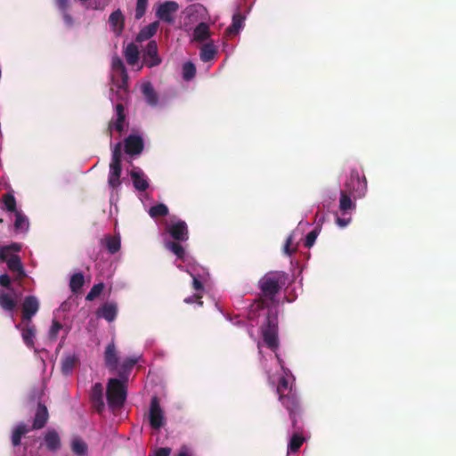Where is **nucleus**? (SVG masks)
<instances>
[{
	"label": "nucleus",
	"instance_id": "1",
	"mask_svg": "<svg viewBox=\"0 0 456 456\" xmlns=\"http://www.w3.org/2000/svg\"><path fill=\"white\" fill-rule=\"evenodd\" d=\"M285 280L286 274L278 271L269 272L259 280L258 288L261 290V298L256 301L258 308H265L268 305L267 301H273Z\"/></svg>",
	"mask_w": 456,
	"mask_h": 456
},
{
	"label": "nucleus",
	"instance_id": "2",
	"mask_svg": "<svg viewBox=\"0 0 456 456\" xmlns=\"http://www.w3.org/2000/svg\"><path fill=\"white\" fill-rule=\"evenodd\" d=\"M346 191L352 194L354 200L362 199L367 192V180L364 175H361L357 169H352L349 176L345 182Z\"/></svg>",
	"mask_w": 456,
	"mask_h": 456
},
{
	"label": "nucleus",
	"instance_id": "3",
	"mask_svg": "<svg viewBox=\"0 0 456 456\" xmlns=\"http://www.w3.org/2000/svg\"><path fill=\"white\" fill-rule=\"evenodd\" d=\"M126 398L124 382L118 379H110L107 385V401L111 408L121 407Z\"/></svg>",
	"mask_w": 456,
	"mask_h": 456
},
{
	"label": "nucleus",
	"instance_id": "4",
	"mask_svg": "<svg viewBox=\"0 0 456 456\" xmlns=\"http://www.w3.org/2000/svg\"><path fill=\"white\" fill-rule=\"evenodd\" d=\"M279 401L289 411V418L292 422V427L295 429H298L297 425V417H299L301 414V404H300L297 392L294 391L289 394L282 395L281 396H279Z\"/></svg>",
	"mask_w": 456,
	"mask_h": 456
},
{
	"label": "nucleus",
	"instance_id": "5",
	"mask_svg": "<svg viewBox=\"0 0 456 456\" xmlns=\"http://www.w3.org/2000/svg\"><path fill=\"white\" fill-rule=\"evenodd\" d=\"M0 260L6 262L8 269L13 273L17 281H21L26 277L20 257L18 255L10 254V248L3 247L0 250Z\"/></svg>",
	"mask_w": 456,
	"mask_h": 456
},
{
	"label": "nucleus",
	"instance_id": "6",
	"mask_svg": "<svg viewBox=\"0 0 456 456\" xmlns=\"http://www.w3.org/2000/svg\"><path fill=\"white\" fill-rule=\"evenodd\" d=\"M15 328L20 331L23 343L29 349L35 348V339L37 336V328L33 322L20 321L15 325Z\"/></svg>",
	"mask_w": 456,
	"mask_h": 456
},
{
	"label": "nucleus",
	"instance_id": "7",
	"mask_svg": "<svg viewBox=\"0 0 456 456\" xmlns=\"http://www.w3.org/2000/svg\"><path fill=\"white\" fill-rule=\"evenodd\" d=\"M149 421L151 427L156 430L162 428L165 423L164 412L157 396H153L151 400Z\"/></svg>",
	"mask_w": 456,
	"mask_h": 456
},
{
	"label": "nucleus",
	"instance_id": "8",
	"mask_svg": "<svg viewBox=\"0 0 456 456\" xmlns=\"http://www.w3.org/2000/svg\"><path fill=\"white\" fill-rule=\"evenodd\" d=\"M179 9V5L175 1H167L161 4L156 12V16L167 24L175 23V15Z\"/></svg>",
	"mask_w": 456,
	"mask_h": 456
},
{
	"label": "nucleus",
	"instance_id": "9",
	"mask_svg": "<svg viewBox=\"0 0 456 456\" xmlns=\"http://www.w3.org/2000/svg\"><path fill=\"white\" fill-rule=\"evenodd\" d=\"M39 310V301L35 296H27L21 305V321L32 322Z\"/></svg>",
	"mask_w": 456,
	"mask_h": 456
},
{
	"label": "nucleus",
	"instance_id": "10",
	"mask_svg": "<svg viewBox=\"0 0 456 456\" xmlns=\"http://www.w3.org/2000/svg\"><path fill=\"white\" fill-rule=\"evenodd\" d=\"M116 119H111L108 124V133L110 136H112L113 130L118 133L123 132L124 125L126 119L125 113V107L122 102H118L115 106Z\"/></svg>",
	"mask_w": 456,
	"mask_h": 456
},
{
	"label": "nucleus",
	"instance_id": "11",
	"mask_svg": "<svg viewBox=\"0 0 456 456\" xmlns=\"http://www.w3.org/2000/svg\"><path fill=\"white\" fill-rule=\"evenodd\" d=\"M167 231L175 241H186L189 239L188 226L183 220L171 224Z\"/></svg>",
	"mask_w": 456,
	"mask_h": 456
},
{
	"label": "nucleus",
	"instance_id": "12",
	"mask_svg": "<svg viewBox=\"0 0 456 456\" xmlns=\"http://www.w3.org/2000/svg\"><path fill=\"white\" fill-rule=\"evenodd\" d=\"M143 141L139 135L130 134L125 139V151L128 155H138L143 151Z\"/></svg>",
	"mask_w": 456,
	"mask_h": 456
},
{
	"label": "nucleus",
	"instance_id": "13",
	"mask_svg": "<svg viewBox=\"0 0 456 456\" xmlns=\"http://www.w3.org/2000/svg\"><path fill=\"white\" fill-rule=\"evenodd\" d=\"M109 24L113 33L119 37L125 28V17L120 9L112 12L109 17Z\"/></svg>",
	"mask_w": 456,
	"mask_h": 456
},
{
	"label": "nucleus",
	"instance_id": "14",
	"mask_svg": "<svg viewBox=\"0 0 456 456\" xmlns=\"http://www.w3.org/2000/svg\"><path fill=\"white\" fill-rule=\"evenodd\" d=\"M144 61L148 67L157 66L161 62L158 56V45L156 41L151 40L148 43L144 51Z\"/></svg>",
	"mask_w": 456,
	"mask_h": 456
},
{
	"label": "nucleus",
	"instance_id": "15",
	"mask_svg": "<svg viewBox=\"0 0 456 456\" xmlns=\"http://www.w3.org/2000/svg\"><path fill=\"white\" fill-rule=\"evenodd\" d=\"M90 400L92 405L98 412H101L104 408L103 403V387L101 383H95L91 390Z\"/></svg>",
	"mask_w": 456,
	"mask_h": 456
},
{
	"label": "nucleus",
	"instance_id": "16",
	"mask_svg": "<svg viewBox=\"0 0 456 456\" xmlns=\"http://www.w3.org/2000/svg\"><path fill=\"white\" fill-rule=\"evenodd\" d=\"M121 172H122L121 162L110 161V174H109V178H108V183H109L110 187L116 189L120 185Z\"/></svg>",
	"mask_w": 456,
	"mask_h": 456
},
{
	"label": "nucleus",
	"instance_id": "17",
	"mask_svg": "<svg viewBox=\"0 0 456 456\" xmlns=\"http://www.w3.org/2000/svg\"><path fill=\"white\" fill-rule=\"evenodd\" d=\"M105 365L110 370H115L118 368V357L114 342L110 343L104 352Z\"/></svg>",
	"mask_w": 456,
	"mask_h": 456
},
{
	"label": "nucleus",
	"instance_id": "18",
	"mask_svg": "<svg viewBox=\"0 0 456 456\" xmlns=\"http://www.w3.org/2000/svg\"><path fill=\"white\" fill-rule=\"evenodd\" d=\"M48 419L49 414L46 406L39 403L35 413L32 429L43 428L47 423Z\"/></svg>",
	"mask_w": 456,
	"mask_h": 456
},
{
	"label": "nucleus",
	"instance_id": "19",
	"mask_svg": "<svg viewBox=\"0 0 456 456\" xmlns=\"http://www.w3.org/2000/svg\"><path fill=\"white\" fill-rule=\"evenodd\" d=\"M0 307L9 313L16 309L17 301L10 291L0 289Z\"/></svg>",
	"mask_w": 456,
	"mask_h": 456
},
{
	"label": "nucleus",
	"instance_id": "20",
	"mask_svg": "<svg viewBox=\"0 0 456 456\" xmlns=\"http://www.w3.org/2000/svg\"><path fill=\"white\" fill-rule=\"evenodd\" d=\"M294 391H297L294 385V378L292 377L290 380L285 372V375L279 378L276 392L279 396H281L282 395L289 394Z\"/></svg>",
	"mask_w": 456,
	"mask_h": 456
},
{
	"label": "nucleus",
	"instance_id": "21",
	"mask_svg": "<svg viewBox=\"0 0 456 456\" xmlns=\"http://www.w3.org/2000/svg\"><path fill=\"white\" fill-rule=\"evenodd\" d=\"M118 314V306L115 303H105L97 311V315L105 319L107 322H113Z\"/></svg>",
	"mask_w": 456,
	"mask_h": 456
},
{
	"label": "nucleus",
	"instance_id": "22",
	"mask_svg": "<svg viewBox=\"0 0 456 456\" xmlns=\"http://www.w3.org/2000/svg\"><path fill=\"white\" fill-rule=\"evenodd\" d=\"M351 197H353L351 193L344 190L340 191L339 210L343 215H346L349 210L356 208V205Z\"/></svg>",
	"mask_w": 456,
	"mask_h": 456
},
{
	"label": "nucleus",
	"instance_id": "23",
	"mask_svg": "<svg viewBox=\"0 0 456 456\" xmlns=\"http://www.w3.org/2000/svg\"><path fill=\"white\" fill-rule=\"evenodd\" d=\"M101 244L103 245L111 255L118 253L121 247L120 238L111 235H107L102 239Z\"/></svg>",
	"mask_w": 456,
	"mask_h": 456
},
{
	"label": "nucleus",
	"instance_id": "24",
	"mask_svg": "<svg viewBox=\"0 0 456 456\" xmlns=\"http://www.w3.org/2000/svg\"><path fill=\"white\" fill-rule=\"evenodd\" d=\"M46 448L51 452H55L61 447V439L56 430H48L45 436Z\"/></svg>",
	"mask_w": 456,
	"mask_h": 456
},
{
	"label": "nucleus",
	"instance_id": "25",
	"mask_svg": "<svg viewBox=\"0 0 456 456\" xmlns=\"http://www.w3.org/2000/svg\"><path fill=\"white\" fill-rule=\"evenodd\" d=\"M130 175L136 190L145 191L149 188V183L142 172L132 170Z\"/></svg>",
	"mask_w": 456,
	"mask_h": 456
},
{
	"label": "nucleus",
	"instance_id": "26",
	"mask_svg": "<svg viewBox=\"0 0 456 456\" xmlns=\"http://www.w3.org/2000/svg\"><path fill=\"white\" fill-rule=\"evenodd\" d=\"M142 93L149 105L153 107L157 106L159 102V97L152 85L150 82L144 83L142 86Z\"/></svg>",
	"mask_w": 456,
	"mask_h": 456
},
{
	"label": "nucleus",
	"instance_id": "27",
	"mask_svg": "<svg viewBox=\"0 0 456 456\" xmlns=\"http://www.w3.org/2000/svg\"><path fill=\"white\" fill-rule=\"evenodd\" d=\"M264 342L271 350H276L279 346L278 331L271 330H262Z\"/></svg>",
	"mask_w": 456,
	"mask_h": 456
},
{
	"label": "nucleus",
	"instance_id": "28",
	"mask_svg": "<svg viewBox=\"0 0 456 456\" xmlns=\"http://www.w3.org/2000/svg\"><path fill=\"white\" fill-rule=\"evenodd\" d=\"M159 28V22L154 21L140 30L136 36V41L142 42L152 37Z\"/></svg>",
	"mask_w": 456,
	"mask_h": 456
},
{
	"label": "nucleus",
	"instance_id": "29",
	"mask_svg": "<svg viewBox=\"0 0 456 456\" xmlns=\"http://www.w3.org/2000/svg\"><path fill=\"white\" fill-rule=\"evenodd\" d=\"M244 19V16L240 12L234 13L232 16V22L225 29V34L228 36L238 34L240 29L242 28Z\"/></svg>",
	"mask_w": 456,
	"mask_h": 456
},
{
	"label": "nucleus",
	"instance_id": "30",
	"mask_svg": "<svg viewBox=\"0 0 456 456\" xmlns=\"http://www.w3.org/2000/svg\"><path fill=\"white\" fill-rule=\"evenodd\" d=\"M210 36L209 27L205 22H200L196 26L193 31V38L195 41L203 42Z\"/></svg>",
	"mask_w": 456,
	"mask_h": 456
},
{
	"label": "nucleus",
	"instance_id": "31",
	"mask_svg": "<svg viewBox=\"0 0 456 456\" xmlns=\"http://www.w3.org/2000/svg\"><path fill=\"white\" fill-rule=\"evenodd\" d=\"M125 57L129 65H134L139 60V51L137 46L131 43L125 50Z\"/></svg>",
	"mask_w": 456,
	"mask_h": 456
},
{
	"label": "nucleus",
	"instance_id": "32",
	"mask_svg": "<svg viewBox=\"0 0 456 456\" xmlns=\"http://www.w3.org/2000/svg\"><path fill=\"white\" fill-rule=\"evenodd\" d=\"M216 53V46L212 43H207L200 49V59L204 62L209 61L215 58Z\"/></svg>",
	"mask_w": 456,
	"mask_h": 456
},
{
	"label": "nucleus",
	"instance_id": "33",
	"mask_svg": "<svg viewBox=\"0 0 456 456\" xmlns=\"http://www.w3.org/2000/svg\"><path fill=\"white\" fill-rule=\"evenodd\" d=\"M28 432L27 426L24 423L19 424L12 432V444L13 446L20 444L21 437Z\"/></svg>",
	"mask_w": 456,
	"mask_h": 456
},
{
	"label": "nucleus",
	"instance_id": "34",
	"mask_svg": "<svg viewBox=\"0 0 456 456\" xmlns=\"http://www.w3.org/2000/svg\"><path fill=\"white\" fill-rule=\"evenodd\" d=\"M165 247L167 249L173 252L177 256V258L184 260L185 250L183 247L179 243V241H167L165 243Z\"/></svg>",
	"mask_w": 456,
	"mask_h": 456
},
{
	"label": "nucleus",
	"instance_id": "35",
	"mask_svg": "<svg viewBox=\"0 0 456 456\" xmlns=\"http://www.w3.org/2000/svg\"><path fill=\"white\" fill-rule=\"evenodd\" d=\"M85 278L82 273H76L70 277L69 288L73 293H77L83 287Z\"/></svg>",
	"mask_w": 456,
	"mask_h": 456
},
{
	"label": "nucleus",
	"instance_id": "36",
	"mask_svg": "<svg viewBox=\"0 0 456 456\" xmlns=\"http://www.w3.org/2000/svg\"><path fill=\"white\" fill-rule=\"evenodd\" d=\"M77 359L75 355H68L61 361V372L64 375H69L72 372Z\"/></svg>",
	"mask_w": 456,
	"mask_h": 456
},
{
	"label": "nucleus",
	"instance_id": "37",
	"mask_svg": "<svg viewBox=\"0 0 456 456\" xmlns=\"http://www.w3.org/2000/svg\"><path fill=\"white\" fill-rule=\"evenodd\" d=\"M3 202H4V208L11 213H16L19 212L17 210L16 206V200L15 197L12 193H5L3 195Z\"/></svg>",
	"mask_w": 456,
	"mask_h": 456
},
{
	"label": "nucleus",
	"instance_id": "38",
	"mask_svg": "<svg viewBox=\"0 0 456 456\" xmlns=\"http://www.w3.org/2000/svg\"><path fill=\"white\" fill-rule=\"evenodd\" d=\"M305 442V438L302 435L296 433L290 438L289 443L288 451L289 452H297Z\"/></svg>",
	"mask_w": 456,
	"mask_h": 456
},
{
	"label": "nucleus",
	"instance_id": "39",
	"mask_svg": "<svg viewBox=\"0 0 456 456\" xmlns=\"http://www.w3.org/2000/svg\"><path fill=\"white\" fill-rule=\"evenodd\" d=\"M72 452L78 456H86L87 453V444L80 438H75L71 444Z\"/></svg>",
	"mask_w": 456,
	"mask_h": 456
},
{
	"label": "nucleus",
	"instance_id": "40",
	"mask_svg": "<svg viewBox=\"0 0 456 456\" xmlns=\"http://www.w3.org/2000/svg\"><path fill=\"white\" fill-rule=\"evenodd\" d=\"M137 359L136 358H127L126 359L118 370V375L121 378H127L128 373L130 370L134 368V366L136 364Z\"/></svg>",
	"mask_w": 456,
	"mask_h": 456
},
{
	"label": "nucleus",
	"instance_id": "41",
	"mask_svg": "<svg viewBox=\"0 0 456 456\" xmlns=\"http://www.w3.org/2000/svg\"><path fill=\"white\" fill-rule=\"evenodd\" d=\"M149 215L152 218L166 216L168 215V208L163 203H159L150 208Z\"/></svg>",
	"mask_w": 456,
	"mask_h": 456
},
{
	"label": "nucleus",
	"instance_id": "42",
	"mask_svg": "<svg viewBox=\"0 0 456 456\" xmlns=\"http://www.w3.org/2000/svg\"><path fill=\"white\" fill-rule=\"evenodd\" d=\"M28 227V218L20 212L15 213L14 228L16 231H26Z\"/></svg>",
	"mask_w": 456,
	"mask_h": 456
},
{
	"label": "nucleus",
	"instance_id": "43",
	"mask_svg": "<svg viewBox=\"0 0 456 456\" xmlns=\"http://www.w3.org/2000/svg\"><path fill=\"white\" fill-rule=\"evenodd\" d=\"M262 330H271L278 331V318L276 314L269 312L266 317V322L263 325Z\"/></svg>",
	"mask_w": 456,
	"mask_h": 456
},
{
	"label": "nucleus",
	"instance_id": "44",
	"mask_svg": "<svg viewBox=\"0 0 456 456\" xmlns=\"http://www.w3.org/2000/svg\"><path fill=\"white\" fill-rule=\"evenodd\" d=\"M111 66L114 70L120 72L124 76L123 82L125 83L127 78V75L123 61L119 57L115 56L112 58Z\"/></svg>",
	"mask_w": 456,
	"mask_h": 456
},
{
	"label": "nucleus",
	"instance_id": "45",
	"mask_svg": "<svg viewBox=\"0 0 456 456\" xmlns=\"http://www.w3.org/2000/svg\"><path fill=\"white\" fill-rule=\"evenodd\" d=\"M195 74H196L195 65L191 61L185 62L183 66V79L186 81H189L195 77Z\"/></svg>",
	"mask_w": 456,
	"mask_h": 456
},
{
	"label": "nucleus",
	"instance_id": "46",
	"mask_svg": "<svg viewBox=\"0 0 456 456\" xmlns=\"http://www.w3.org/2000/svg\"><path fill=\"white\" fill-rule=\"evenodd\" d=\"M103 289H104V283L100 282V283L94 284L92 287V289H90V291L88 292V294L86 295V299L87 301L94 300L98 296L101 295Z\"/></svg>",
	"mask_w": 456,
	"mask_h": 456
},
{
	"label": "nucleus",
	"instance_id": "47",
	"mask_svg": "<svg viewBox=\"0 0 456 456\" xmlns=\"http://www.w3.org/2000/svg\"><path fill=\"white\" fill-rule=\"evenodd\" d=\"M186 14L191 17L194 14L203 15L206 12V8L201 4H193L189 5L185 10Z\"/></svg>",
	"mask_w": 456,
	"mask_h": 456
},
{
	"label": "nucleus",
	"instance_id": "48",
	"mask_svg": "<svg viewBox=\"0 0 456 456\" xmlns=\"http://www.w3.org/2000/svg\"><path fill=\"white\" fill-rule=\"evenodd\" d=\"M148 0H137L134 18L140 20L146 12Z\"/></svg>",
	"mask_w": 456,
	"mask_h": 456
},
{
	"label": "nucleus",
	"instance_id": "49",
	"mask_svg": "<svg viewBox=\"0 0 456 456\" xmlns=\"http://www.w3.org/2000/svg\"><path fill=\"white\" fill-rule=\"evenodd\" d=\"M62 329V324L56 321V320H53V322H52V326L50 328V330H49V338L50 339L52 340H55L58 337V333L59 331Z\"/></svg>",
	"mask_w": 456,
	"mask_h": 456
},
{
	"label": "nucleus",
	"instance_id": "50",
	"mask_svg": "<svg viewBox=\"0 0 456 456\" xmlns=\"http://www.w3.org/2000/svg\"><path fill=\"white\" fill-rule=\"evenodd\" d=\"M318 236V231L316 229L311 231L305 237V247L310 248L315 242Z\"/></svg>",
	"mask_w": 456,
	"mask_h": 456
},
{
	"label": "nucleus",
	"instance_id": "51",
	"mask_svg": "<svg viewBox=\"0 0 456 456\" xmlns=\"http://www.w3.org/2000/svg\"><path fill=\"white\" fill-rule=\"evenodd\" d=\"M121 158H122L121 143L118 142L112 150L111 161L121 162Z\"/></svg>",
	"mask_w": 456,
	"mask_h": 456
},
{
	"label": "nucleus",
	"instance_id": "52",
	"mask_svg": "<svg viewBox=\"0 0 456 456\" xmlns=\"http://www.w3.org/2000/svg\"><path fill=\"white\" fill-rule=\"evenodd\" d=\"M202 295L200 293H195L194 295L184 298V303L192 304L196 302L199 305H202L203 302L201 301Z\"/></svg>",
	"mask_w": 456,
	"mask_h": 456
},
{
	"label": "nucleus",
	"instance_id": "53",
	"mask_svg": "<svg viewBox=\"0 0 456 456\" xmlns=\"http://www.w3.org/2000/svg\"><path fill=\"white\" fill-rule=\"evenodd\" d=\"M0 286L6 288L7 289H10L12 291L13 290L11 288V278L6 273L0 275Z\"/></svg>",
	"mask_w": 456,
	"mask_h": 456
},
{
	"label": "nucleus",
	"instance_id": "54",
	"mask_svg": "<svg viewBox=\"0 0 456 456\" xmlns=\"http://www.w3.org/2000/svg\"><path fill=\"white\" fill-rule=\"evenodd\" d=\"M192 288L196 291V293H200L204 290L203 283L195 276H192Z\"/></svg>",
	"mask_w": 456,
	"mask_h": 456
},
{
	"label": "nucleus",
	"instance_id": "55",
	"mask_svg": "<svg viewBox=\"0 0 456 456\" xmlns=\"http://www.w3.org/2000/svg\"><path fill=\"white\" fill-rule=\"evenodd\" d=\"M292 236H289L288 239L286 240V243L284 245V253L288 256H291L294 252H295V249H291L290 248V246L292 244Z\"/></svg>",
	"mask_w": 456,
	"mask_h": 456
},
{
	"label": "nucleus",
	"instance_id": "56",
	"mask_svg": "<svg viewBox=\"0 0 456 456\" xmlns=\"http://www.w3.org/2000/svg\"><path fill=\"white\" fill-rule=\"evenodd\" d=\"M171 449L169 447H160L154 452V456H169Z\"/></svg>",
	"mask_w": 456,
	"mask_h": 456
},
{
	"label": "nucleus",
	"instance_id": "57",
	"mask_svg": "<svg viewBox=\"0 0 456 456\" xmlns=\"http://www.w3.org/2000/svg\"><path fill=\"white\" fill-rule=\"evenodd\" d=\"M56 4L61 12L68 11L69 8V0H55Z\"/></svg>",
	"mask_w": 456,
	"mask_h": 456
},
{
	"label": "nucleus",
	"instance_id": "58",
	"mask_svg": "<svg viewBox=\"0 0 456 456\" xmlns=\"http://www.w3.org/2000/svg\"><path fill=\"white\" fill-rule=\"evenodd\" d=\"M61 12H62V17H63L64 22L68 26H72L73 25V18H72V16L68 12V11Z\"/></svg>",
	"mask_w": 456,
	"mask_h": 456
},
{
	"label": "nucleus",
	"instance_id": "59",
	"mask_svg": "<svg viewBox=\"0 0 456 456\" xmlns=\"http://www.w3.org/2000/svg\"><path fill=\"white\" fill-rule=\"evenodd\" d=\"M349 222H350V219L340 218V217L337 218V224L340 227H346L349 224Z\"/></svg>",
	"mask_w": 456,
	"mask_h": 456
},
{
	"label": "nucleus",
	"instance_id": "60",
	"mask_svg": "<svg viewBox=\"0 0 456 456\" xmlns=\"http://www.w3.org/2000/svg\"><path fill=\"white\" fill-rule=\"evenodd\" d=\"M177 456H191L189 454V452H187V449L186 448H183L179 453L177 454Z\"/></svg>",
	"mask_w": 456,
	"mask_h": 456
},
{
	"label": "nucleus",
	"instance_id": "61",
	"mask_svg": "<svg viewBox=\"0 0 456 456\" xmlns=\"http://www.w3.org/2000/svg\"><path fill=\"white\" fill-rule=\"evenodd\" d=\"M8 248H10V251L12 249L14 251H19L20 247V245L14 243V244H12L11 246H7Z\"/></svg>",
	"mask_w": 456,
	"mask_h": 456
}]
</instances>
